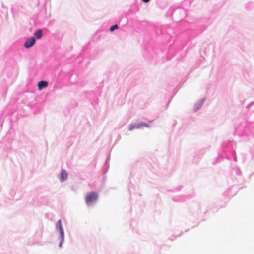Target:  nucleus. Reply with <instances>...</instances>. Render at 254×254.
Segmentation results:
<instances>
[{
  "label": "nucleus",
  "instance_id": "5",
  "mask_svg": "<svg viewBox=\"0 0 254 254\" xmlns=\"http://www.w3.org/2000/svg\"><path fill=\"white\" fill-rule=\"evenodd\" d=\"M37 39H40L42 37V31L41 29L37 30L34 34Z\"/></svg>",
  "mask_w": 254,
  "mask_h": 254
},
{
  "label": "nucleus",
  "instance_id": "10",
  "mask_svg": "<svg viewBox=\"0 0 254 254\" xmlns=\"http://www.w3.org/2000/svg\"><path fill=\"white\" fill-rule=\"evenodd\" d=\"M141 127H142V126H141V123H138V124L135 125V128H140Z\"/></svg>",
  "mask_w": 254,
  "mask_h": 254
},
{
  "label": "nucleus",
  "instance_id": "11",
  "mask_svg": "<svg viewBox=\"0 0 254 254\" xmlns=\"http://www.w3.org/2000/svg\"><path fill=\"white\" fill-rule=\"evenodd\" d=\"M143 1H144V2H148L150 0H142Z\"/></svg>",
  "mask_w": 254,
  "mask_h": 254
},
{
  "label": "nucleus",
  "instance_id": "4",
  "mask_svg": "<svg viewBox=\"0 0 254 254\" xmlns=\"http://www.w3.org/2000/svg\"><path fill=\"white\" fill-rule=\"evenodd\" d=\"M68 174L64 170H62L60 175V180L61 181H64L67 178Z\"/></svg>",
  "mask_w": 254,
  "mask_h": 254
},
{
  "label": "nucleus",
  "instance_id": "6",
  "mask_svg": "<svg viewBox=\"0 0 254 254\" xmlns=\"http://www.w3.org/2000/svg\"><path fill=\"white\" fill-rule=\"evenodd\" d=\"M58 224L59 225V229H60V233H61V235L62 238H63L64 237V229L62 227L61 220V219H59L58 220Z\"/></svg>",
  "mask_w": 254,
  "mask_h": 254
},
{
  "label": "nucleus",
  "instance_id": "9",
  "mask_svg": "<svg viewBox=\"0 0 254 254\" xmlns=\"http://www.w3.org/2000/svg\"><path fill=\"white\" fill-rule=\"evenodd\" d=\"M141 124L142 127H149V125L145 123H141Z\"/></svg>",
  "mask_w": 254,
  "mask_h": 254
},
{
  "label": "nucleus",
  "instance_id": "2",
  "mask_svg": "<svg viewBox=\"0 0 254 254\" xmlns=\"http://www.w3.org/2000/svg\"><path fill=\"white\" fill-rule=\"evenodd\" d=\"M35 43V39L34 37H31L28 39L25 43L24 46L26 48H30L33 46Z\"/></svg>",
  "mask_w": 254,
  "mask_h": 254
},
{
  "label": "nucleus",
  "instance_id": "7",
  "mask_svg": "<svg viewBox=\"0 0 254 254\" xmlns=\"http://www.w3.org/2000/svg\"><path fill=\"white\" fill-rule=\"evenodd\" d=\"M118 29V25L117 24H115L114 25L112 26L110 28V30L111 31H113L114 30Z\"/></svg>",
  "mask_w": 254,
  "mask_h": 254
},
{
  "label": "nucleus",
  "instance_id": "8",
  "mask_svg": "<svg viewBox=\"0 0 254 254\" xmlns=\"http://www.w3.org/2000/svg\"><path fill=\"white\" fill-rule=\"evenodd\" d=\"M134 128H136L135 124H131L130 125L129 127V130L131 131L133 129H134Z\"/></svg>",
  "mask_w": 254,
  "mask_h": 254
},
{
  "label": "nucleus",
  "instance_id": "3",
  "mask_svg": "<svg viewBox=\"0 0 254 254\" xmlns=\"http://www.w3.org/2000/svg\"><path fill=\"white\" fill-rule=\"evenodd\" d=\"M48 86V82L45 81H41L38 82V86L39 90L46 88Z\"/></svg>",
  "mask_w": 254,
  "mask_h": 254
},
{
  "label": "nucleus",
  "instance_id": "1",
  "mask_svg": "<svg viewBox=\"0 0 254 254\" xmlns=\"http://www.w3.org/2000/svg\"><path fill=\"white\" fill-rule=\"evenodd\" d=\"M98 198V194L95 192H91L87 194L85 197L86 203L90 204L95 202Z\"/></svg>",
  "mask_w": 254,
  "mask_h": 254
}]
</instances>
